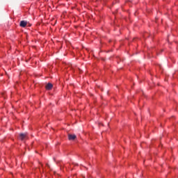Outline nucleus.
I'll return each mask as SVG.
<instances>
[{
	"instance_id": "nucleus-1",
	"label": "nucleus",
	"mask_w": 178,
	"mask_h": 178,
	"mask_svg": "<svg viewBox=\"0 0 178 178\" xmlns=\"http://www.w3.org/2000/svg\"><path fill=\"white\" fill-rule=\"evenodd\" d=\"M19 26L20 27H26V26H27V22L26 21H21L19 23Z\"/></svg>"
},
{
	"instance_id": "nucleus-5",
	"label": "nucleus",
	"mask_w": 178,
	"mask_h": 178,
	"mask_svg": "<svg viewBox=\"0 0 178 178\" xmlns=\"http://www.w3.org/2000/svg\"><path fill=\"white\" fill-rule=\"evenodd\" d=\"M47 166H48L49 168H50V166H49L48 164H47Z\"/></svg>"
},
{
	"instance_id": "nucleus-6",
	"label": "nucleus",
	"mask_w": 178,
	"mask_h": 178,
	"mask_svg": "<svg viewBox=\"0 0 178 178\" xmlns=\"http://www.w3.org/2000/svg\"><path fill=\"white\" fill-rule=\"evenodd\" d=\"M3 98H5V96H3Z\"/></svg>"
},
{
	"instance_id": "nucleus-3",
	"label": "nucleus",
	"mask_w": 178,
	"mask_h": 178,
	"mask_svg": "<svg viewBox=\"0 0 178 178\" xmlns=\"http://www.w3.org/2000/svg\"><path fill=\"white\" fill-rule=\"evenodd\" d=\"M54 87V85H52V83H47L46 86V89L47 90H52V88Z\"/></svg>"
},
{
	"instance_id": "nucleus-4",
	"label": "nucleus",
	"mask_w": 178,
	"mask_h": 178,
	"mask_svg": "<svg viewBox=\"0 0 178 178\" xmlns=\"http://www.w3.org/2000/svg\"><path fill=\"white\" fill-rule=\"evenodd\" d=\"M68 138H69V140H76V135L69 134V135H68Z\"/></svg>"
},
{
	"instance_id": "nucleus-2",
	"label": "nucleus",
	"mask_w": 178,
	"mask_h": 178,
	"mask_svg": "<svg viewBox=\"0 0 178 178\" xmlns=\"http://www.w3.org/2000/svg\"><path fill=\"white\" fill-rule=\"evenodd\" d=\"M26 137H27V134H19V138L22 141H23V140H24V138H26Z\"/></svg>"
}]
</instances>
